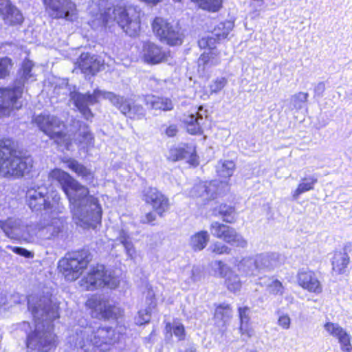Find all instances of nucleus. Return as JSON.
I'll list each match as a JSON object with an SVG mask.
<instances>
[{"label": "nucleus", "instance_id": "nucleus-49", "mask_svg": "<svg viewBox=\"0 0 352 352\" xmlns=\"http://www.w3.org/2000/svg\"><path fill=\"white\" fill-rule=\"evenodd\" d=\"M6 249L12 250L14 253L23 256L28 258H32L34 257V253L21 247H15L10 245H8L6 247Z\"/></svg>", "mask_w": 352, "mask_h": 352}, {"label": "nucleus", "instance_id": "nucleus-44", "mask_svg": "<svg viewBox=\"0 0 352 352\" xmlns=\"http://www.w3.org/2000/svg\"><path fill=\"white\" fill-rule=\"evenodd\" d=\"M308 93L299 92L293 95L290 98L291 105L296 110L301 109L307 101Z\"/></svg>", "mask_w": 352, "mask_h": 352}, {"label": "nucleus", "instance_id": "nucleus-25", "mask_svg": "<svg viewBox=\"0 0 352 352\" xmlns=\"http://www.w3.org/2000/svg\"><path fill=\"white\" fill-rule=\"evenodd\" d=\"M0 14L5 23L9 25L19 24L23 20L21 12L12 4L10 0H0Z\"/></svg>", "mask_w": 352, "mask_h": 352}, {"label": "nucleus", "instance_id": "nucleus-39", "mask_svg": "<svg viewBox=\"0 0 352 352\" xmlns=\"http://www.w3.org/2000/svg\"><path fill=\"white\" fill-rule=\"evenodd\" d=\"M235 164L232 160L220 161L217 166V172L220 177L228 179L234 171Z\"/></svg>", "mask_w": 352, "mask_h": 352}, {"label": "nucleus", "instance_id": "nucleus-6", "mask_svg": "<svg viewBox=\"0 0 352 352\" xmlns=\"http://www.w3.org/2000/svg\"><path fill=\"white\" fill-rule=\"evenodd\" d=\"M33 121L40 130L53 140L63 151L71 149V134L66 131L64 122L58 118L50 114H40L35 116Z\"/></svg>", "mask_w": 352, "mask_h": 352}, {"label": "nucleus", "instance_id": "nucleus-9", "mask_svg": "<svg viewBox=\"0 0 352 352\" xmlns=\"http://www.w3.org/2000/svg\"><path fill=\"white\" fill-rule=\"evenodd\" d=\"M46 190L38 187L37 189L31 188L27 191L26 201L29 207L34 211L41 210L42 208L45 210V214H61L65 208L60 202V197L55 194L52 197V202L47 201L45 198Z\"/></svg>", "mask_w": 352, "mask_h": 352}, {"label": "nucleus", "instance_id": "nucleus-43", "mask_svg": "<svg viewBox=\"0 0 352 352\" xmlns=\"http://www.w3.org/2000/svg\"><path fill=\"white\" fill-rule=\"evenodd\" d=\"M155 211L160 215L162 216L165 212L169 208L168 199L164 195H160L157 201L151 205Z\"/></svg>", "mask_w": 352, "mask_h": 352}, {"label": "nucleus", "instance_id": "nucleus-41", "mask_svg": "<svg viewBox=\"0 0 352 352\" xmlns=\"http://www.w3.org/2000/svg\"><path fill=\"white\" fill-rule=\"evenodd\" d=\"M215 214H219L222 217L223 221L227 223H232L234 221V209L228 205L221 204L215 208Z\"/></svg>", "mask_w": 352, "mask_h": 352}, {"label": "nucleus", "instance_id": "nucleus-31", "mask_svg": "<svg viewBox=\"0 0 352 352\" xmlns=\"http://www.w3.org/2000/svg\"><path fill=\"white\" fill-rule=\"evenodd\" d=\"M220 58L217 51H209L204 52L198 59V69L205 73L211 67L220 63Z\"/></svg>", "mask_w": 352, "mask_h": 352}, {"label": "nucleus", "instance_id": "nucleus-5", "mask_svg": "<svg viewBox=\"0 0 352 352\" xmlns=\"http://www.w3.org/2000/svg\"><path fill=\"white\" fill-rule=\"evenodd\" d=\"M96 18L101 21L104 25L116 21L130 36L137 35L140 29V14L131 6L126 8L118 5L113 8L108 7L104 10H100Z\"/></svg>", "mask_w": 352, "mask_h": 352}, {"label": "nucleus", "instance_id": "nucleus-17", "mask_svg": "<svg viewBox=\"0 0 352 352\" xmlns=\"http://www.w3.org/2000/svg\"><path fill=\"white\" fill-rule=\"evenodd\" d=\"M0 228L5 235L13 240L25 239L28 235V226L19 218L8 217L0 220Z\"/></svg>", "mask_w": 352, "mask_h": 352}, {"label": "nucleus", "instance_id": "nucleus-45", "mask_svg": "<svg viewBox=\"0 0 352 352\" xmlns=\"http://www.w3.org/2000/svg\"><path fill=\"white\" fill-rule=\"evenodd\" d=\"M267 287L269 293L274 295H283L284 292V287L282 283L277 279L268 278V283L264 282L261 283Z\"/></svg>", "mask_w": 352, "mask_h": 352}, {"label": "nucleus", "instance_id": "nucleus-47", "mask_svg": "<svg viewBox=\"0 0 352 352\" xmlns=\"http://www.w3.org/2000/svg\"><path fill=\"white\" fill-rule=\"evenodd\" d=\"M151 312L148 309H144L138 311V316L135 317V323L139 325L146 324L150 321Z\"/></svg>", "mask_w": 352, "mask_h": 352}, {"label": "nucleus", "instance_id": "nucleus-40", "mask_svg": "<svg viewBox=\"0 0 352 352\" xmlns=\"http://www.w3.org/2000/svg\"><path fill=\"white\" fill-rule=\"evenodd\" d=\"M232 316V309L228 304L222 303L218 305L215 309L214 318L221 321L223 324L228 321Z\"/></svg>", "mask_w": 352, "mask_h": 352}, {"label": "nucleus", "instance_id": "nucleus-55", "mask_svg": "<svg viewBox=\"0 0 352 352\" xmlns=\"http://www.w3.org/2000/svg\"><path fill=\"white\" fill-rule=\"evenodd\" d=\"M241 335L250 338L253 335V330L249 327L248 323L241 324L239 328Z\"/></svg>", "mask_w": 352, "mask_h": 352}, {"label": "nucleus", "instance_id": "nucleus-37", "mask_svg": "<svg viewBox=\"0 0 352 352\" xmlns=\"http://www.w3.org/2000/svg\"><path fill=\"white\" fill-rule=\"evenodd\" d=\"M116 240L123 245L126 253L130 257L133 256V255L135 254V250L131 241V239L126 230L123 229L118 230Z\"/></svg>", "mask_w": 352, "mask_h": 352}, {"label": "nucleus", "instance_id": "nucleus-51", "mask_svg": "<svg viewBox=\"0 0 352 352\" xmlns=\"http://www.w3.org/2000/svg\"><path fill=\"white\" fill-rule=\"evenodd\" d=\"M227 80L225 78H219L216 79L210 86L211 93H217L220 91L226 85Z\"/></svg>", "mask_w": 352, "mask_h": 352}, {"label": "nucleus", "instance_id": "nucleus-2", "mask_svg": "<svg viewBox=\"0 0 352 352\" xmlns=\"http://www.w3.org/2000/svg\"><path fill=\"white\" fill-rule=\"evenodd\" d=\"M28 309L35 322L34 333L28 335L27 346L40 352H48L56 347L58 341L53 333L52 321L59 317L58 306L48 296L28 298Z\"/></svg>", "mask_w": 352, "mask_h": 352}, {"label": "nucleus", "instance_id": "nucleus-13", "mask_svg": "<svg viewBox=\"0 0 352 352\" xmlns=\"http://www.w3.org/2000/svg\"><path fill=\"white\" fill-rule=\"evenodd\" d=\"M153 30L161 41L170 45L182 43L183 34L177 23H168L162 18L157 17L152 24Z\"/></svg>", "mask_w": 352, "mask_h": 352}, {"label": "nucleus", "instance_id": "nucleus-52", "mask_svg": "<svg viewBox=\"0 0 352 352\" xmlns=\"http://www.w3.org/2000/svg\"><path fill=\"white\" fill-rule=\"evenodd\" d=\"M173 331L174 335L178 338L179 340H182L185 338L184 327L181 323L175 322L173 326Z\"/></svg>", "mask_w": 352, "mask_h": 352}, {"label": "nucleus", "instance_id": "nucleus-32", "mask_svg": "<svg viewBox=\"0 0 352 352\" xmlns=\"http://www.w3.org/2000/svg\"><path fill=\"white\" fill-rule=\"evenodd\" d=\"M75 142L81 149H86L87 151L89 148L94 146V138L87 126L80 127L75 139Z\"/></svg>", "mask_w": 352, "mask_h": 352}, {"label": "nucleus", "instance_id": "nucleus-20", "mask_svg": "<svg viewBox=\"0 0 352 352\" xmlns=\"http://www.w3.org/2000/svg\"><path fill=\"white\" fill-rule=\"evenodd\" d=\"M324 329L329 336L338 339L344 352L351 351V336L339 324L327 322L324 324Z\"/></svg>", "mask_w": 352, "mask_h": 352}, {"label": "nucleus", "instance_id": "nucleus-16", "mask_svg": "<svg viewBox=\"0 0 352 352\" xmlns=\"http://www.w3.org/2000/svg\"><path fill=\"white\" fill-rule=\"evenodd\" d=\"M23 94V85L19 83L13 87L0 89V112L8 115L14 109H19L21 102L19 99Z\"/></svg>", "mask_w": 352, "mask_h": 352}, {"label": "nucleus", "instance_id": "nucleus-8", "mask_svg": "<svg viewBox=\"0 0 352 352\" xmlns=\"http://www.w3.org/2000/svg\"><path fill=\"white\" fill-rule=\"evenodd\" d=\"M119 283V276L115 272L107 270L102 265L92 267L87 276L80 281V287L86 290H94L102 287L115 289Z\"/></svg>", "mask_w": 352, "mask_h": 352}, {"label": "nucleus", "instance_id": "nucleus-61", "mask_svg": "<svg viewBox=\"0 0 352 352\" xmlns=\"http://www.w3.org/2000/svg\"><path fill=\"white\" fill-rule=\"evenodd\" d=\"M4 303V298L1 294H0V305Z\"/></svg>", "mask_w": 352, "mask_h": 352}, {"label": "nucleus", "instance_id": "nucleus-50", "mask_svg": "<svg viewBox=\"0 0 352 352\" xmlns=\"http://www.w3.org/2000/svg\"><path fill=\"white\" fill-rule=\"evenodd\" d=\"M33 67V63L30 60H25L23 63L22 66V80L23 82L28 80L31 77L32 74H30L32 68Z\"/></svg>", "mask_w": 352, "mask_h": 352}, {"label": "nucleus", "instance_id": "nucleus-59", "mask_svg": "<svg viewBox=\"0 0 352 352\" xmlns=\"http://www.w3.org/2000/svg\"><path fill=\"white\" fill-rule=\"evenodd\" d=\"M178 131L177 127L175 124H171L166 129L165 133L168 137H174Z\"/></svg>", "mask_w": 352, "mask_h": 352}, {"label": "nucleus", "instance_id": "nucleus-29", "mask_svg": "<svg viewBox=\"0 0 352 352\" xmlns=\"http://www.w3.org/2000/svg\"><path fill=\"white\" fill-rule=\"evenodd\" d=\"M62 162L67 164L68 168L85 181L91 182L93 180L94 173L92 171L77 160L65 157L62 160Z\"/></svg>", "mask_w": 352, "mask_h": 352}, {"label": "nucleus", "instance_id": "nucleus-7", "mask_svg": "<svg viewBox=\"0 0 352 352\" xmlns=\"http://www.w3.org/2000/svg\"><path fill=\"white\" fill-rule=\"evenodd\" d=\"M18 152L0 144V175L20 177L28 173L33 164L30 157H20Z\"/></svg>", "mask_w": 352, "mask_h": 352}, {"label": "nucleus", "instance_id": "nucleus-34", "mask_svg": "<svg viewBox=\"0 0 352 352\" xmlns=\"http://www.w3.org/2000/svg\"><path fill=\"white\" fill-rule=\"evenodd\" d=\"M317 182L318 178L314 175L301 178L296 189L292 192L293 199L296 200L301 194L314 190Z\"/></svg>", "mask_w": 352, "mask_h": 352}, {"label": "nucleus", "instance_id": "nucleus-21", "mask_svg": "<svg viewBox=\"0 0 352 352\" xmlns=\"http://www.w3.org/2000/svg\"><path fill=\"white\" fill-rule=\"evenodd\" d=\"M228 187L226 182L213 181L210 182H201L195 186L194 195L197 191H201L203 201L216 199L223 192V189Z\"/></svg>", "mask_w": 352, "mask_h": 352}, {"label": "nucleus", "instance_id": "nucleus-58", "mask_svg": "<svg viewBox=\"0 0 352 352\" xmlns=\"http://www.w3.org/2000/svg\"><path fill=\"white\" fill-rule=\"evenodd\" d=\"M325 90V85L323 82L318 83L314 87L315 94L321 96Z\"/></svg>", "mask_w": 352, "mask_h": 352}, {"label": "nucleus", "instance_id": "nucleus-30", "mask_svg": "<svg viewBox=\"0 0 352 352\" xmlns=\"http://www.w3.org/2000/svg\"><path fill=\"white\" fill-rule=\"evenodd\" d=\"M220 58L217 51H209L204 52L198 59V69L205 73L211 67L220 63Z\"/></svg>", "mask_w": 352, "mask_h": 352}, {"label": "nucleus", "instance_id": "nucleus-42", "mask_svg": "<svg viewBox=\"0 0 352 352\" xmlns=\"http://www.w3.org/2000/svg\"><path fill=\"white\" fill-rule=\"evenodd\" d=\"M162 193L157 188L153 187L146 188L142 192L143 200L150 204H153Z\"/></svg>", "mask_w": 352, "mask_h": 352}, {"label": "nucleus", "instance_id": "nucleus-46", "mask_svg": "<svg viewBox=\"0 0 352 352\" xmlns=\"http://www.w3.org/2000/svg\"><path fill=\"white\" fill-rule=\"evenodd\" d=\"M210 250L217 254H230L231 252V248L221 242L212 244Z\"/></svg>", "mask_w": 352, "mask_h": 352}, {"label": "nucleus", "instance_id": "nucleus-56", "mask_svg": "<svg viewBox=\"0 0 352 352\" xmlns=\"http://www.w3.org/2000/svg\"><path fill=\"white\" fill-rule=\"evenodd\" d=\"M252 1L256 3V8H255L252 10V12H251V14H252L253 17L259 16L261 11V7L264 3V1L263 0H252Z\"/></svg>", "mask_w": 352, "mask_h": 352}, {"label": "nucleus", "instance_id": "nucleus-18", "mask_svg": "<svg viewBox=\"0 0 352 352\" xmlns=\"http://www.w3.org/2000/svg\"><path fill=\"white\" fill-rule=\"evenodd\" d=\"M60 214H45L43 226L40 229V236L45 239H50L57 236L62 230L65 219L59 216Z\"/></svg>", "mask_w": 352, "mask_h": 352}, {"label": "nucleus", "instance_id": "nucleus-38", "mask_svg": "<svg viewBox=\"0 0 352 352\" xmlns=\"http://www.w3.org/2000/svg\"><path fill=\"white\" fill-rule=\"evenodd\" d=\"M209 240V235L206 231H201L193 236L190 239V245L194 250H203Z\"/></svg>", "mask_w": 352, "mask_h": 352}, {"label": "nucleus", "instance_id": "nucleus-60", "mask_svg": "<svg viewBox=\"0 0 352 352\" xmlns=\"http://www.w3.org/2000/svg\"><path fill=\"white\" fill-rule=\"evenodd\" d=\"M194 190H195V186L192 188V189L191 190V191L190 192V196L192 197H197V198L200 197L203 200V196L201 195V191H197L195 193H197V195H194Z\"/></svg>", "mask_w": 352, "mask_h": 352}, {"label": "nucleus", "instance_id": "nucleus-33", "mask_svg": "<svg viewBox=\"0 0 352 352\" xmlns=\"http://www.w3.org/2000/svg\"><path fill=\"white\" fill-rule=\"evenodd\" d=\"M145 103L148 108L151 109L169 111L173 109L170 100L155 96H147L145 98Z\"/></svg>", "mask_w": 352, "mask_h": 352}, {"label": "nucleus", "instance_id": "nucleus-10", "mask_svg": "<svg viewBox=\"0 0 352 352\" xmlns=\"http://www.w3.org/2000/svg\"><path fill=\"white\" fill-rule=\"evenodd\" d=\"M88 263L89 260L82 253L72 252L59 261L58 268L67 280L74 281L79 278Z\"/></svg>", "mask_w": 352, "mask_h": 352}, {"label": "nucleus", "instance_id": "nucleus-3", "mask_svg": "<svg viewBox=\"0 0 352 352\" xmlns=\"http://www.w3.org/2000/svg\"><path fill=\"white\" fill-rule=\"evenodd\" d=\"M70 100L87 120H91L94 115L89 108V105H93L99 102L100 99L108 100L120 111L131 119L140 120L144 117L145 110L141 105L132 104L124 97L110 91H106L99 89L94 90L92 94H81L75 89L69 93Z\"/></svg>", "mask_w": 352, "mask_h": 352}, {"label": "nucleus", "instance_id": "nucleus-57", "mask_svg": "<svg viewBox=\"0 0 352 352\" xmlns=\"http://www.w3.org/2000/svg\"><path fill=\"white\" fill-rule=\"evenodd\" d=\"M155 214L153 212L146 213L141 219V222L143 223H149L155 220Z\"/></svg>", "mask_w": 352, "mask_h": 352}, {"label": "nucleus", "instance_id": "nucleus-27", "mask_svg": "<svg viewBox=\"0 0 352 352\" xmlns=\"http://www.w3.org/2000/svg\"><path fill=\"white\" fill-rule=\"evenodd\" d=\"M169 158L173 161L186 159L192 165L198 164L195 148L192 145H184L183 146L171 148L170 150Z\"/></svg>", "mask_w": 352, "mask_h": 352}, {"label": "nucleus", "instance_id": "nucleus-26", "mask_svg": "<svg viewBox=\"0 0 352 352\" xmlns=\"http://www.w3.org/2000/svg\"><path fill=\"white\" fill-rule=\"evenodd\" d=\"M82 72L86 75H95L102 66V63L95 55L82 53L78 60Z\"/></svg>", "mask_w": 352, "mask_h": 352}, {"label": "nucleus", "instance_id": "nucleus-36", "mask_svg": "<svg viewBox=\"0 0 352 352\" xmlns=\"http://www.w3.org/2000/svg\"><path fill=\"white\" fill-rule=\"evenodd\" d=\"M203 121V117L197 112L195 115L190 114L188 116L185 120L188 132L190 134H198L201 133Z\"/></svg>", "mask_w": 352, "mask_h": 352}, {"label": "nucleus", "instance_id": "nucleus-15", "mask_svg": "<svg viewBox=\"0 0 352 352\" xmlns=\"http://www.w3.org/2000/svg\"><path fill=\"white\" fill-rule=\"evenodd\" d=\"M210 231L214 237L222 239L232 245L242 248L248 245L247 240L234 228L229 226L213 221L210 226Z\"/></svg>", "mask_w": 352, "mask_h": 352}, {"label": "nucleus", "instance_id": "nucleus-19", "mask_svg": "<svg viewBox=\"0 0 352 352\" xmlns=\"http://www.w3.org/2000/svg\"><path fill=\"white\" fill-rule=\"evenodd\" d=\"M142 57L145 63L150 65H157L166 61L168 53L155 43L148 42L143 45Z\"/></svg>", "mask_w": 352, "mask_h": 352}, {"label": "nucleus", "instance_id": "nucleus-12", "mask_svg": "<svg viewBox=\"0 0 352 352\" xmlns=\"http://www.w3.org/2000/svg\"><path fill=\"white\" fill-rule=\"evenodd\" d=\"M49 16L54 19L74 21L77 18L78 10L72 0H43Z\"/></svg>", "mask_w": 352, "mask_h": 352}, {"label": "nucleus", "instance_id": "nucleus-22", "mask_svg": "<svg viewBox=\"0 0 352 352\" xmlns=\"http://www.w3.org/2000/svg\"><path fill=\"white\" fill-rule=\"evenodd\" d=\"M232 26L233 25L230 22L221 23L219 26V29L223 28L225 29V30L222 33H219L217 30H214L215 32H212L210 34L203 36L198 41L199 47L202 49L208 48L210 51H217L215 49L217 41L226 38L230 31L232 30Z\"/></svg>", "mask_w": 352, "mask_h": 352}, {"label": "nucleus", "instance_id": "nucleus-11", "mask_svg": "<svg viewBox=\"0 0 352 352\" xmlns=\"http://www.w3.org/2000/svg\"><path fill=\"white\" fill-rule=\"evenodd\" d=\"M283 261V257L278 253L270 252L258 254L254 259L252 258H245L241 260L239 265V270L244 271L248 276L256 275L254 270L249 269L245 270V267H250L254 264L256 270H267L270 271L279 266Z\"/></svg>", "mask_w": 352, "mask_h": 352}, {"label": "nucleus", "instance_id": "nucleus-14", "mask_svg": "<svg viewBox=\"0 0 352 352\" xmlns=\"http://www.w3.org/2000/svg\"><path fill=\"white\" fill-rule=\"evenodd\" d=\"M153 30L161 41L170 45L182 43L183 34L177 23H168L162 18L157 17L152 24Z\"/></svg>", "mask_w": 352, "mask_h": 352}, {"label": "nucleus", "instance_id": "nucleus-4", "mask_svg": "<svg viewBox=\"0 0 352 352\" xmlns=\"http://www.w3.org/2000/svg\"><path fill=\"white\" fill-rule=\"evenodd\" d=\"M119 340V336L110 327L96 324L76 329L69 342L80 352H107Z\"/></svg>", "mask_w": 352, "mask_h": 352}, {"label": "nucleus", "instance_id": "nucleus-54", "mask_svg": "<svg viewBox=\"0 0 352 352\" xmlns=\"http://www.w3.org/2000/svg\"><path fill=\"white\" fill-rule=\"evenodd\" d=\"M278 323L283 329H288L290 327L291 319L288 315H282L279 317Z\"/></svg>", "mask_w": 352, "mask_h": 352}, {"label": "nucleus", "instance_id": "nucleus-23", "mask_svg": "<svg viewBox=\"0 0 352 352\" xmlns=\"http://www.w3.org/2000/svg\"><path fill=\"white\" fill-rule=\"evenodd\" d=\"M216 271L221 277L226 278L225 283L227 288L230 292H237L241 289L242 283L237 274H234L230 267L222 261H216L214 263Z\"/></svg>", "mask_w": 352, "mask_h": 352}, {"label": "nucleus", "instance_id": "nucleus-24", "mask_svg": "<svg viewBox=\"0 0 352 352\" xmlns=\"http://www.w3.org/2000/svg\"><path fill=\"white\" fill-rule=\"evenodd\" d=\"M298 285L303 289L316 294H320L322 287L316 274L311 270H300L297 275Z\"/></svg>", "mask_w": 352, "mask_h": 352}, {"label": "nucleus", "instance_id": "nucleus-48", "mask_svg": "<svg viewBox=\"0 0 352 352\" xmlns=\"http://www.w3.org/2000/svg\"><path fill=\"white\" fill-rule=\"evenodd\" d=\"M11 60L7 57L0 58V78L8 75L11 68Z\"/></svg>", "mask_w": 352, "mask_h": 352}, {"label": "nucleus", "instance_id": "nucleus-62", "mask_svg": "<svg viewBox=\"0 0 352 352\" xmlns=\"http://www.w3.org/2000/svg\"><path fill=\"white\" fill-rule=\"evenodd\" d=\"M186 352H196V351H195V349L191 347V348H189V349H186Z\"/></svg>", "mask_w": 352, "mask_h": 352}, {"label": "nucleus", "instance_id": "nucleus-28", "mask_svg": "<svg viewBox=\"0 0 352 352\" xmlns=\"http://www.w3.org/2000/svg\"><path fill=\"white\" fill-rule=\"evenodd\" d=\"M94 308L104 319L116 318L122 314V310L107 300H99Z\"/></svg>", "mask_w": 352, "mask_h": 352}, {"label": "nucleus", "instance_id": "nucleus-1", "mask_svg": "<svg viewBox=\"0 0 352 352\" xmlns=\"http://www.w3.org/2000/svg\"><path fill=\"white\" fill-rule=\"evenodd\" d=\"M49 177L61 186L69 200L73 220L78 226L95 228L100 223L102 207L98 199L89 194L88 188L60 168L51 170Z\"/></svg>", "mask_w": 352, "mask_h": 352}, {"label": "nucleus", "instance_id": "nucleus-53", "mask_svg": "<svg viewBox=\"0 0 352 352\" xmlns=\"http://www.w3.org/2000/svg\"><path fill=\"white\" fill-rule=\"evenodd\" d=\"M239 314L241 324L249 323L250 320V309L247 307H239Z\"/></svg>", "mask_w": 352, "mask_h": 352}, {"label": "nucleus", "instance_id": "nucleus-35", "mask_svg": "<svg viewBox=\"0 0 352 352\" xmlns=\"http://www.w3.org/2000/svg\"><path fill=\"white\" fill-rule=\"evenodd\" d=\"M349 262V257L346 252H336L332 258V269L337 274L345 272Z\"/></svg>", "mask_w": 352, "mask_h": 352}]
</instances>
